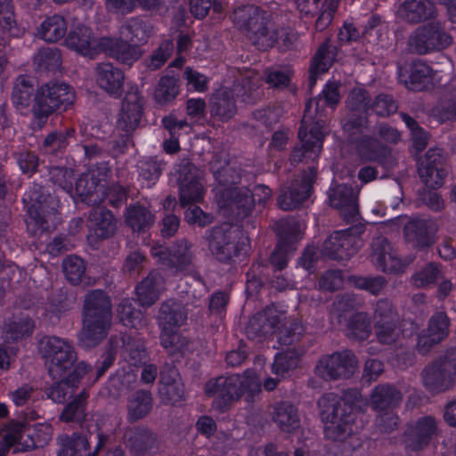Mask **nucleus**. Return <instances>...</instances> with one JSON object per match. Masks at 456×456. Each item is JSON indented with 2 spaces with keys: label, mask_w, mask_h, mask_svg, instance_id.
<instances>
[{
  "label": "nucleus",
  "mask_w": 456,
  "mask_h": 456,
  "mask_svg": "<svg viewBox=\"0 0 456 456\" xmlns=\"http://www.w3.org/2000/svg\"><path fill=\"white\" fill-rule=\"evenodd\" d=\"M341 100L339 93V83L329 80L315 102V117L308 125L306 117L302 119L298 130V138L301 145L295 147L290 155L291 165L296 166L301 162L314 163L319 159L320 152L323 147V141L328 132L327 118H324L325 108L334 110Z\"/></svg>",
  "instance_id": "nucleus-1"
},
{
  "label": "nucleus",
  "mask_w": 456,
  "mask_h": 456,
  "mask_svg": "<svg viewBox=\"0 0 456 456\" xmlns=\"http://www.w3.org/2000/svg\"><path fill=\"white\" fill-rule=\"evenodd\" d=\"M232 21L239 29L245 31L258 49L266 51L277 46L280 51L291 49L297 40L290 28H275L272 15L254 4L237 7Z\"/></svg>",
  "instance_id": "nucleus-2"
},
{
  "label": "nucleus",
  "mask_w": 456,
  "mask_h": 456,
  "mask_svg": "<svg viewBox=\"0 0 456 456\" xmlns=\"http://www.w3.org/2000/svg\"><path fill=\"white\" fill-rule=\"evenodd\" d=\"M362 392L355 387L346 388L342 395L335 393L324 394L318 401L323 422L330 424L327 432L332 430L333 438L340 439L346 435L356 433L360 427L355 423L362 414Z\"/></svg>",
  "instance_id": "nucleus-3"
},
{
  "label": "nucleus",
  "mask_w": 456,
  "mask_h": 456,
  "mask_svg": "<svg viewBox=\"0 0 456 456\" xmlns=\"http://www.w3.org/2000/svg\"><path fill=\"white\" fill-rule=\"evenodd\" d=\"M261 381L255 370L247 369L241 375L232 374L208 379L204 385V393L214 398L213 408L224 413L245 396L247 403H253L262 391Z\"/></svg>",
  "instance_id": "nucleus-4"
},
{
  "label": "nucleus",
  "mask_w": 456,
  "mask_h": 456,
  "mask_svg": "<svg viewBox=\"0 0 456 456\" xmlns=\"http://www.w3.org/2000/svg\"><path fill=\"white\" fill-rule=\"evenodd\" d=\"M111 320L110 297L102 289L89 291L86 295L82 309L80 341L89 347L99 345L108 336Z\"/></svg>",
  "instance_id": "nucleus-5"
},
{
  "label": "nucleus",
  "mask_w": 456,
  "mask_h": 456,
  "mask_svg": "<svg viewBox=\"0 0 456 456\" xmlns=\"http://www.w3.org/2000/svg\"><path fill=\"white\" fill-rule=\"evenodd\" d=\"M107 167L92 169L81 174L76 182L77 199L89 206H98L103 201L114 208L126 203L128 191L119 183L107 185Z\"/></svg>",
  "instance_id": "nucleus-6"
},
{
  "label": "nucleus",
  "mask_w": 456,
  "mask_h": 456,
  "mask_svg": "<svg viewBox=\"0 0 456 456\" xmlns=\"http://www.w3.org/2000/svg\"><path fill=\"white\" fill-rule=\"evenodd\" d=\"M75 94L72 86L60 80H51L40 86L32 106L33 123L39 127L56 111H65L73 105Z\"/></svg>",
  "instance_id": "nucleus-7"
},
{
  "label": "nucleus",
  "mask_w": 456,
  "mask_h": 456,
  "mask_svg": "<svg viewBox=\"0 0 456 456\" xmlns=\"http://www.w3.org/2000/svg\"><path fill=\"white\" fill-rule=\"evenodd\" d=\"M22 202L27 208L26 224L34 234L48 232L49 221L58 213V200L45 185L34 183L25 191Z\"/></svg>",
  "instance_id": "nucleus-8"
},
{
  "label": "nucleus",
  "mask_w": 456,
  "mask_h": 456,
  "mask_svg": "<svg viewBox=\"0 0 456 456\" xmlns=\"http://www.w3.org/2000/svg\"><path fill=\"white\" fill-rule=\"evenodd\" d=\"M208 246L216 259L231 265L242 261L250 249V240L242 231L227 225L215 226L208 236Z\"/></svg>",
  "instance_id": "nucleus-9"
},
{
  "label": "nucleus",
  "mask_w": 456,
  "mask_h": 456,
  "mask_svg": "<svg viewBox=\"0 0 456 456\" xmlns=\"http://www.w3.org/2000/svg\"><path fill=\"white\" fill-rule=\"evenodd\" d=\"M272 190L265 184H256L253 189L243 186L241 189L230 188L220 192L218 206L232 211L238 220L249 216L256 205L265 207L270 200Z\"/></svg>",
  "instance_id": "nucleus-10"
},
{
  "label": "nucleus",
  "mask_w": 456,
  "mask_h": 456,
  "mask_svg": "<svg viewBox=\"0 0 456 456\" xmlns=\"http://www.w3.org/2000/svg\"><path fill=\"white\" fill-rule=\"evenodd\" d=\"M39 348L43 358L49 364L48 372L53 379L76 367L77 352L69 340L56 336H45L40 340Z\"/></svg>",
  "instance_id": "nucleus-11"
},
{
  "label": "nucleus",
  "mask_w": 456,
  "mask_h": 456,
  "mask_svg": "<svg viewBox=\"0 0 456 456\" xmlns=\"http://www.w3.org/2000/svg\"><path fill=\"white\" fill-rule=\"evenodd\" d=\"M358 358L350 349L322 355L314 366V374L323 381L349 379L358 370Z\"/></svg>",
  "instance_id": "nucleus-12"
},
{
  "label": "nucleus",
  "mask_w": 456,
  "mask_h": 456,
  "mask_svg": "<svg viewBox=\"0 0 456 456\" xmlns=\"http://www.w3.org/2000/svg\"><path fill=\"white\" fill-rule=\"evenodd\" d=\"M96 437L97 443L92 451L87 436L74 432L58 456H126L122 447L116 444L112 435L98 432Z\"/></svg>",
  "instance_id": "nucleus-13"
},
{
  "label": "nucleus",
  "mask_w": 456,
  "mask_h": 456,
  "mask_svg": "<svg viewBox=\"0 0 456 456\" xmlns=\"http://www.w3.org/2000/svg\"><path fill=\"white\" fill-rule=\"evenodd\" d=\"M363 232L362 225L334 231L322 243V255L333 260L349 259L358 252L359 239Z\"/></svg>",
  "instance_id": "nucleus-14"
},
{
  "label": "nucleus",
  "mask_w": 456,
  "mask_h": 456,
  "mask_svg": "<svg viewBox=\"0 0 456 456\" xmlns=\"http://www.w3.org/2000/svg\"><path fill=\"white\" fill-rule=\"evenodd\" d=\"M451 369L456 375V359L449 360L444 356L432 361L422 370L424 387L433 395L449 390L453 386Z\"/></svg>",
  "instance_id": "nucleus-15"
},
{
  "label": "nucleus",
  "mask_w": 456,
  "mask_h": 456,
  "mask_svg": "<svg viewBox=\"0 0 456 456\" xmlns=\"http://www.w3.org/2000/svg\"><path fill=\"white\" fill-rule=\"evenodd\" d=\"M315 178L316 169L313 167L300 178L292 179L288 186L281 190L277 199L279 208L286 211L299 208L311 196Z\"/></svg>",
  "instance_id": "nucleus-16"
},
{
  "label": "nucleus",
  "mask_w": 456,
  "mask_h": 456,
  "mask_svg": "<svg viewBox=\"0 0 456 456\" xmlns=\"http://www.w3.org/2000/svg\"><path fill=\"white\" fill-rule=\"evenodd\" d=\"M438 435V423L432 415H426L407 423L403 436L405 448L418 452L429 446Z\"/></svg>",
  "instance_id": "nucleus-17"
},
{
  "label": "nucleus",
  "mask_w": 456,
  "mask_h": 456,
  "mask_svg": "<svg viewBox=\"0 0 456 456\" xmlns=\"http://www.w3.org/2000/svg\"><path fill=\"white\" fill-rule=\"evenodd\" d=\"M452 43V37L435 22L419 27L410 37V45L419 54L444 50Z\"/></svg>",
  "instance_id": "nucleus-18"
},
{
  "label": "nucleus",
  "mask_w": 456,
  "mask_h": 456,
  "mask_svg": "<svg viewBox=\"0 0 456 456\" xmlns=\"http://www.w3.org/2000/svg\"><path fill=\"white\" fill-rule=\"evenodd\" d=\"M418 174L427 187L433 190L441 188L448 175L443 151L430 148L418 162Z\"/></svg>",
  "instance_id": "nucleus-19"
},
{
  "label": "nucleus",
  "mask_w": 456,
  "mask_h": 456,
  "mask_svg": "<svg viewBox=\"0 0 456 456\" xmlns=\"http://www.w3.org/2000/svg\"><path fill=\"white\" fill-rule=\"evenodd\" d=\"M437 222L430 217L414 216L403 226L405 241L417 250H425L436 243Z\"/></svg>",
  "instance_id": "nucleus-20"
},
{
  "label": "nucleus",
  "mask_w": 456,
  "mask_h": 456,
  "mask_svg": "<svg viewBox=\"0 0 456 456\" xmlns=\"http://www.w3.org/2000/svg\"><path fill=\"white\" fill-rule=\"evenodd\" d=\"M191 247V244L187 240L182 239L169 247L156 243L151 247V253L152 256L158 257L161 265L177 272H182L191 264L192 253Z\"/></svg>",
  "instance_id": "nucleus-21"
},
{
  "label": "nucleus",
  "mask_w": 456,
  "mask_h": 456,
  "mask_svg": "<svg viewBox=\"0 0 456 456\" xmlns=\"http://www.w3.org/2000/svg\"><path fill=\"white\" fill-rule=\"evenodd\" d=\"M399 323V314L387 298L379 299L373 313V325L381 344H390Z\"/></svg>",
  "instance_id": "nucleus-22"
},
{
  "label": "nucleus",
  "mask_w": 456,
  "mask_h": 456,
  "mask_svg": "<svg viewBox=\"0 0 456 456\" xmlns=\"http://www.w3.org/2000/svg\"><path fill=\"white\" fill-rule=\"evenodd\" d=\"M450 318L444 311H437L432 314L426 330L418 336L417 349L422 354H428L431 348L449 335Z\"/></svg>",
  "instance_id": "nucleus-23"
},
{
  "label": "nucleus",
  "mask_w": 456,
  "mask_h": 456,
  "mask_svg": "<svg viewBox=\"0 0 456 456\" xmlns=\"http://www.w3.org/2000/svg\"><path fill=\"white\" fill-rule=\"evenodd\" d=\"M179 200L183 207L203 200L204 188L193 164L186 163L178 169Z\"/></svg>",
  "instance_id": "nucleus-24"
},
{
  "label": "nucleus",
  "mask_w": 456,
  "mask_h": 456,
  "mask_svg": "<svg viewBox=\"0 0 456 456\" xmlns=\"http://www.w3.org/2000/svg\"><path fill=\"white\" fill-rule=\"evenodd\" d=\"M355 151L362 162H375L387 168L395 161L391 148L370 135L359 137L355 141Z\"/></svg>",
  "instance_id": "nucleus-25"
},
{
  "label": "nucleus",
  "mask_w": 456,
  "mask_h": 456,
  "mask_svg": "<svg viewBox=\"0 0 456 456\" xmlns=\"http://www.w3.org/2000/svg\"><path fill=\"white\" fill-rule=\"evenodd\" d=\"M90 370L91 365L85 362H79L72 370L54 379L59 380L48 388L47 396L57 403H64L68 395L73 394L78 387L81 379Z\"/></svg>",
  "instance_id": "nucleus-26"
},
{
  "label": "nucleus",
  "mask_w": 456,
  "mask_h": 456,
  "mask_svg": "<svg viewBox=\"0 0 456 456\" xmlns=\"http://www.w3.org/2000/svg\"><path fill=\"white\" fill-rule=\"evenodd\" d=\"M398 80L412 91H425L431 87L433 69L420 61H414L397 69Z\"/></svg>",
  "instance_id": "nucleus-27"
},
{
  "label": "nucleus",
  "mask_w": 456,
  "mask_h": 456,
  "mask_svg": "<svg viewBox=\"0 0 456 456\" xmlns=\"http://www.w3.org/2000/svg\"><path fill=\"white\" fill-rule=\"evenodd\" d=\"M330 207L339 210L344 221L347 224L354 223L359 216L357 199L353 188L346 183L336 185L328 192Z\"/></svg>",
  "instance_id": "nucleus-28"
},
{
  "label": "nucleus",
  "mask_w": 456,
  "mask_h": 456,
  "mask_svg": "<svg viewBox=\"0 0 456 456\" xmlns=\"http://www.w3.org/2000/svg\"><path fill=\"white\" fill-rule=\"evenodd\" d=\"M65 45L69 49L90 58L102 53V49L98 47L100 39L97 40L93 30L86 25H77L70 29L65 38Z\"/></svg>",
  "instance_id": "nucleus-29"
},
{
  "label": "nucleus",
  "mask_w": 456,
  "mask_h": 456,
  "mask_svg": "<svg viewBox=\"0 0 456 456\" xmlns=\"http://www.w3.org/2000/svg\"><path fill=\"white\" fill-rule=\"evenodd\" d=\"M102 53L115 59L120 63L131 66L141 55L139 47L131 42L119 38L103 37L100 38L99 46Z\"/></svg>",
  "instance_id": "nucleus-30"
},
{
  "label": "nucleus",
  "mask_w": 456,
  "mask_h": 456,
  "mask_svg": "<svg viewBox=\"0 0 456 456\" xmlns=\"http://www.w3.org/2000/svg\"><path fill=\"white\" fill-rule=\"evenodd\" d=\"M338 47L325 39L317 48L310 61L308 80L314 85L321 75L327 73L336 61Z\"/></svg>",
  "instance_id": "nucleus-31"
},
{
  "label": "nucleus",
  "mask_w": 456,
  "mask_h": 456,
  "mask_svg": "<svg viewBox=\"0 0 456 456\" xmlns=\"http://www.w3.org/2000/svg\"><path fill=\"white\" fill-rule=\"evenodd\" d=\"M96 79L99 86L113 97L119 98L123 94L124 71L112 63H99L96 68Z\"/></svg>",
  "instance_id": "nucleus-32"
},
{
  "label": "nucleus",
  "mask_w": 456,
  "mask_h": 456,
  "mask_svg": "<svg viewBox=\"0 0 456 456\" xmlns=\"http://www.w3.org/2000/svg\"><path fill=\"white\" fill-rule=\"evenodd\" d=\"M209 112L212 118L227 122L237 113V104L233 91L224 87L214 92L209 100Z\"/></svg>",
  "instance_id": "nucleus-33"
},
{
  "label": "nucleus",
  "mask_w": 456,
  "mask_h": 456,
  "mask_svg": "<svg viewBox=\"0 0 456 456\" xmlns=\"http://www.w3.org/2000/svg\"><path fill=\"white\" fill-rule=\"evenodd\" d=\"M164 277L158 270H152L135 287L136 299L142 306L152 305L159 297Z\"/></svg>",
  "instance_id": "nucleus-34"
},
{
  "label": "nucleus",
  "mask_w": 456,
  "mask_h": 456,
  "mask_svg": "<svg viewBox=\"0 0 456 456\" xmlns=\"http://www.w3.org/2000/svg\"><path fill=\"white\" fill-rule=\"evenodd\" d=\"M272 419L281 432L294 433L300 427L297 407L290 402L281 401L273 405Z\"/></svg>",
  "instance_id": "nucleus-35"
},
{
  "label": "nucleus",
  "mask_w": 456,
  "mask_h": 456,
  "mask_svg": "<svg viewBox=\"0 0 456 456\" xmlns=\"http://www.w3.org/2000/svg\"><path fill=\"white\" fill-rule=\"evenodd\" d=\"M126 444L134 456H142L156 443L154 433L143 426H136L129 428L124 435Z\"/></svg>",
  "instance_id": "nucleus-36"
},
{
  "label": "nucleus",
  "mask_w": 456,
  "mask_h": 456,
  "mask_svg": "<svg viewBox=\"0 0 456 456\" xmlns=\"http://www.w3.org/2000/svg\"><path fill=\"white\" fill-rule=\"evenodd\" d=\"M155 215L140 202L130 204L125 212V223L133 232L144 233L154 224Z\"/></svg>",
  "instance_id": "nucleus-37"
},
{
  "label": "nucleus",
  "mask_w": 456,
  "mask_h": 456,
  "mask_svg": "<svg viewBox=\"0 0 456 456\" xmlns=\"http://www.w3.org/2000/svg\"><path fill=\"white\" fill-rule=\"evenodd\" d=\"M153 408V397L151 391L137 389L132 393L126 402V420L134 423L147 417Z\"/></svg>",
  "instance_id": "nucleus-38"
},
{
  "label": "nucleus",
  "mask_w": 456,
  "mask_h": 456,
  "mask_svg": "<svg viewBox=\"0 0 456 456\" xmlns=\"http://www.w3.org/2000/svg\"><path fill=\"white\" fill-rule=\"evenodd\" d=\"M89 230L99 239H108L116 230V219L105 208H93L88 216Z\"/></svg>",
  "instance_id": "nucleus-39"
},
{
  "label": "nucleus",
  "mask_w": 456,
  "mask_h": 456,
  "mask_svg": "<svg viewBox=\"0 0 456 456\" xmlns=\"http://www.w3.org/2000/svg\"><path fill=\"white\" fill-rule=\"evenodd\" d=\"M402 399V393L388 383L376 386L370 395L372 408L377 412L394 410Z\"/></svg>",
  "instance_id": "nucleus-40"
},
{
  "label": "nucleus",
  "mask_w": 456,
  "mask_h": 456,
  "mask_svg": "<svg viewBox=\"0 0 456 456\" xmlns=\"http://www.w3.org/2000/svg\"><path fill=\"white\" fill-rule=\"evenodd\" d=\"M400 16L410 23H420L434 17L436 12L428 0H404L399 6Z\"/></svg>",
  "instance_id": "nucleus-41"
},
{
  "label": "nucleus",
  "mask_w": 456,
  "mask_h": 456,
  "mask_svg": "<svg viewBox=\"0 0 456 456\" xmlns=\"http://www.w3.org/2000/svg\"><path fill=\"white\" fill-rule=\"evenodd\" d=\"M280 318L277 315L268 318L265 313H256L248 321L246 327L247 336L262 339L276 334Z\"/></svg>",
  "instance_id": "nucleus-42"
},
{
  "label": "nucleus",
  "mask_w": 456,
  "mask_h": 456,
  "mask_svg": "<svg viewBox=\"0 0 456 456\" xmlns=\"http://www.w3.org/2000/svg\"><path fill=\"white\" fill-rule=\"evenodd\" d=\"M152 27L148 20L141 17H133L121 27L120 33L126 41L139 46L148 42Z\"/></svg>",
  "instance_id": "nucleus-43"
},
{
  "label": "nucleus",
  "mask_w": 456,
  "mask_h": 456,
  "mask_svg": "<svg viewBox=\"0 0 456 456\" xmlns=\"http://www.w3.org/2000/svg\"><path fill=\"white\" fill-rule=\"evenodd\" d=\"M346 336L353 341H365L371 334V321L365 312H356L346 320Z\"/></svg>",
  "instance_id": "nucleus-44"
},
{
  "label": "nucleus",
  "mask_w": 456,
  "mask_h": 456,
  "mask_svg": "<svg viewBox=\"0 0 456 456\" xmlns=\"http://www.w3.org/2000/svg\"><path fill=\"white\" fill-rule=\"evenodd\" d=\"M66 20L58 14L47 17L37 29L38 37L45 42L55 43L62 39L67 33Z\"/></svg>",
  "instance_id": "nucleus-45"
},
{
  "label": "nucleus",
  "mask_w": 456,
  "mask_h": 456,
  "mask_svg": "<svg viewBox=\"0 0 456 456\" xmlns=\"http://www.w3.org/2000/svg\"><path fill=\"white\" fill-rule=\"evenodd\" d=\"M186 319L187 314L179 303L174 300H167L161 304L159 311L160 328H179Z\"/></svg>",
  "instance_id": "nucleus-46"
},
{
  "label": "nucleus",
  "mask_w": 456,
  "mask_h": 456,
  "mask_svg": "<svg viewBox=\"0 0 456 456\" xmlns=\"http://www.w3.org/2000/svg\"><path fill=\"white\" fill-rule=\"evenodd\" d=\"M142 116V107L138 102L124 101L117 120V127L123 132L133 134L139 126Z\"/></svg>",
  "instance_id": "nucleus-47"
},
{
  "label": "nucleus",
  "mask_w": 456,
  "mask_h": 456,
  "mask_svg": "<svg viewBox=\"0 0 456 456\" xmlns=\"http://www.w3.org/2000/svg\"><path fill=\"white\" fill-rule=\"evenodd\" d=\"M278 242L295 248L301 239V222L296 216H287L277 223Z\"/></svg>",
  "instance_id": "nucleus-48"
},
{
  "label": "nucleus",
  "mask_w": 456,
  "mask_h": 456,
  "mask_svg": "<svg viewBox=\"0 0 456 456\" xmlns=\"http://www.w3.org/2000/svg\"><path fill=\"white\" fill-rule=\"evenodd\" d=\"M76 134L73 127H66L63 129H56L51 132L44 140L42 150L46 154L56 155L65 151L69 143V139Z\"/></svg>",
  "instance_id": "nucleus-49"
},
{
  "label": "nucleus",
  "mask_w": 456,
  "mask_h": 456,
  "mask_svg": "<svg viewBox=\"0 0 456 456\" xmlns=\"http://www.w3.org/2000/svg\"><path fill=\"white\" fill-rule=\"evenodd\" d=\"M62 63L61 51L57 47H43L34 57V64L38 71L56 73Z\"/></svg>",
  "instance_id": "nucleus-50"
},
{
  "label": "nucleus",
  "mask_w": 456,
  "mask_h": 456,
  "mask_svg": "<svg viewBox=\"0 0 456 456\" xmlns=\"http://www.w3.org/2000/svg\"><path fill=\"white\" fill-rule=\"evenodd\" d=\"M88 393L84 389L70 401L61 413L60 419L63 422L81 423L86 419V408Z\"/></svg>",
  "instance_id": "nucleus-51"
},
{
  "label": "nucleus",
  "mask_w": 456,
  "mask_h": 456,
  "mask_svg": "<svg viewBox=\"0 0 456 456\" xmlns=\"http://www.w3.org/2000/svg\"><path fill=\"white\" fill-rule=\"evenodd\" d=\"M86 261L77 255L68 256L62 261L63 274L71 285L80 284L86 278Z\"/></svg>",
  "instance_id": "nucleus-52"
},
{
  "label": "nucleus",
  "mask_w": 456,
  "mask_h": 456,
  "mask_svg": "<svg viewBox=\"0 0 456 456\" xmlns=\"http://www.w3.org/2000/svg\"><path fill=\"white\" fill-rule=\"evenodd\" d=\"M117 312L119 321L124 326L138 329L142 325L144 314L141 310L134 307L132 299H122L118 305Z\"/></svg>",
  "instance_id": "nucleus-53"
},
{
  "label": "nucleus",
  "mask_w": 456,
  "mask_h": 456,
  "mask_svg": "<svg viewBox=\"0 0 456 456\" xmlns=\"http://www.w3.org/2000/svg\"><path fill=\"white\" fill-rule=\"evenodd\" d=\"M373 258L378 269L383 273L396 274L403 272L404 265L401 258L387 253L383 245L373 249Z\"/></svg>",
  "instance_id": "nucleus-54"
},
{
  "label": "nucleus",
  "mask_w": 456,
  "mask_h": 456,
  "mask_svg": "<svg viewBox=\"0 0 456 456\" xmlns=\"http://www.w3.org/2000/svg\"><path fill=\"white\" fill-rule=\"evenodd\" d=\"M48 181L69 194L76 193L74 174L64 167H50L47 170ZM77 180L75 181V183Z\"/></svg>",
  "instance_id": "nucleus-55"
},
{
  "label": "nucleus",
  "mask_w": 456,
  "mask_h": 456,
  "mask_svg": "<svg viewBox=\"0 0 456 456\" xmlns=\"http://www.w3.org/2000/svg\"><path fill=\"white\" fill-rule=\"evenodd\" d=\"M179 92L177 79L173 76H163L154 92L155 101L161 105L174 101Z\"/></svg>",
  "instance_id": "nucleus-56"
},
{
  "label": "nucleus",
  "mask_w": 456,
  "mask_h": 456,
  "mask_svg": "<svg viewBox=\"0 0 456 456\" xmlns=\"http://www.w3.org/2000/svg\"><path fill=\"white\" fill-rule=\"evenodd\" d=\"M162 174V165L156 158H149L141 162L139 167V181L142 187L151 188L155 185Z\"/></svg>",
  "instance_id": "nucleus-57"
},
{
  "label": "nucleus",
  "mask_w": 456,
  "mask_h": 456,
  "mask_svg": "<svg viewBox=\"0 0 456 456\" xmlns=\"http://www.w3.org/2000/svg\"><path fill=\"white\" fill-rule=\"evenodd\" d=\"M214 177L220 186L216 194V200L217 203L219 200L218 196L223 191L230 188L241 189L243 187L239 186L241 182V175L237 169L233 167H223L215 172Z\"/></svg>",
  "instance_id": "nucleus-58"
},
{
  "label": "nucleus",
  "mask_w": 456,
  "mask_h": 456,
  "mask_svg": "<svg viewBox=\"0 0 456 456\" xmlns=\"http://www.w3.org/2000/svg\"><path fill=\"white\" fill-rule=\"evenodd\" d=\"M35 329V323L28 316L19 317L11 321L6 327V333L12 341H19L29 337Z\"/></svg>",
  "instance_id": "nucleus-59"
},
{
  "label": "nucleus",
  "mask_w": 456,
  "mask_h": 456,
  "mask_svg": "<svg viewBox=\"0 0 456 456\" xmlns=\"http://www.w3.org/2000/svg\"><path fill=\"white\" fill-rule=\"evenodd\" d=\"M276 333L280 345L291 346L300 341L304 328L300 322L294 320L289 326H281L279 323Z\"/></svg>",
  "instance_id": "nucleus-60"
},
{
  "label": "nucleus",
  "mask_w": 456,
  "mask_h": 456,
  "mask_svg": "<svg viewBox=\"0 0 456 456\" xmlns=\"http://www.w3.org/2000/svg\"><path fill=\"white\" fill-rule=\"evenodd\" d=\"M298 361L299 359L294 352L277 353L272 365V372L284 377L289 371L297 367Z\"/></svg>",
  "instance_id": "nucleus-61"
},
{
  "label": "nucleus",
  "mask_w": 456,
  "mask_h": 456,
  "mask_svg": "<svg viewBox=\"0 0 456 456\" xmlns=\"http://www.w3.org/2000/svg\"><path fill=\"white\" fill-rule=\"evenodd\" d=\"M294 76L290 68L285 69H270L265 71V82L273 89L284 90L289 87Z\"/></svg>",
  "instance_id": "nucleus-62"
},
{
  "label": "nucleus",
  "mask_w": 456,
  "mask_h": 456,
  "mask_svg": "<svg viewBox=\"0 0 456 456\" xmlns=\"http://www.w3.org/2000/svg\"><path fill=\"white\" fill-rule=\"evenodd\" d=\"M35 94L33 85L22 77L13 87L12 102L16 106L28 107L34 101Z\"/></svg>",
  "instance_id": "nucleus-63"
},
{
  "label": "nucleus",
  "mask_w": 456,
  "mask_h": 456,
  "mask_svg": "<svg viewBox=\"0 0 456 456\" xmlns=\"http://www.w3.org/2000/svg\"><path fill=\"white\" fill-rule=\"evenodd\" d=\"M371 108V113L379 117H389L397 111L398 105L392 95L379 94L372 101Z\"/></svg>",
  "instance_id": "nucleus-64"
}]
</instances>
